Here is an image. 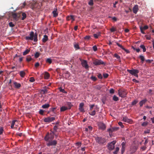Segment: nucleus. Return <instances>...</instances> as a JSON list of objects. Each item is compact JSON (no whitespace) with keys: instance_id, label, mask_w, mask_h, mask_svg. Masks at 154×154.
<instances>
[{"instance_id":"nucleus-42","label":"nucleus","mask_w":154,"mask_h":154,"mask_svg":"<svg viewBox=\"0 0 154 154\" xmlns=\"http://www.w3.org/2000/svg\"><path fill=\"white\" fill-rule=\"evenodd\" d=\"M141 60V62L143 63L145 60V58L143 56L140 55L139 56Z\"/></svg>"},{"instance_id":"nucleus-46","label":"nucleus","mask_w":154,"mask_h":154,"mask_svg":"<svg viewBox=\"0 0 154 154\" xmlns=\"http://www.w3.org/2000/svg\"><path fill=\"white\" fill-rule=\"evenodd\" d=\"M35 58H38L40 55V53L38 52H36L35 54Z\"/></svg>"},{"instance_id":"nucleus-19","label":"nucleus","mask_w":154,"mask_h":154,"mask_svg":"<svg viewBox=\"0 0 154 154\" xmlns=\"http://www.w3.org/2000/svg\"><path fill=\"white\" fill-rule=\"evenodd\" d=\"M138 10V6L137 5H136L133 7V11L134 13L136 14Z\"/></svg>"},{"instance_id":"nucleus-38","label":"nucleus","mask_w":154,"mask_h":154,"mask_svg":"<svg viewBox=\"0 0 154 154\" xmlns=\"http://www.w3.org/2000/svg\"><path fill=\"white\" fill-rule=\"evenodd\" d=\"M17 121L16 120H14L12 121L11 124V128H14V127L15 124V122H16Z\"/></svg>"},{"instance_id":"nucleus-18","label":"nucleus","mask_w":154,"mask_h":154,"mask_svg":"<svg viewBox=\"0 0 154 154\" xmlns=\"http://www.w3.org/2000/svg\"><path fill=\"white\" fill-rule=\"evenodd\" d=\"M118 129L117 127H113L112 128H109L107 130V131L109 132V134L113 132L117 131Z\"/></svg>"},{"instance_id":"nucleus-59","label":"nucleus","mask_w":154,"mask_h":154,"mask_svg":"<svg viewBox=\"0 0 154 154\" xmlns=\"http://www.w3.org/2000/svg\"><path fill=\"white\" fill-rule=\"evenodd\" d=\"M56 109V107H53L50 109V111L54 112Z\"/></svg>"},{"instance_id":"nucleus-39","label":"nucleus","mask_w":154,"mask_h":154,"mask_svg":"<svg viewBox=\"0 0 154 154\" xmlns=\"http://www.w3.org/2000/svg\"><path fill=\"white\" fill-rule=\"evenodd\" d=\"M138 102V101L137 100H135L132 102L131 105L133 106L135 105Z\"/></svg>"},{"instance_id":"nucleus-35","label":"nucleus","mask_w":154,"mask_h":154,"mask_svg":"<svg viewBox=\"0 0 154 154\" xmlns=\"http://www.w3.org/2000/svg\"><path fill=\"white\" fill-rule=\"evenodd\" d=\"M59 89L60 90V91L62 93H63L66 94L67 92L64 89H62L61 87H60L59 88Z\"/></svg>"},{"instance_id":"nucleus-64","label":"nucleus","mask_w":154,"mask_h":154,"mask_svg":"<svg viewBox=\"0 0 154 154\" xmlns=\"http://www.w3.org/2000/svg\"><path fill=\"white\" fill-rule=\"evenodd\" d=\"M26 2H24L21 6V8H24L25 6L26 5Z\"/></svg>"},{"instance_id":"nucleus-56","label":"nucleus","mask_w":154,"mask_h":154,"mask_svg":"<svg viewBox=\"0 0 154 154\" xmlns=\"http://www.w3.org/2000/svg\"><path fill=\"white\" fill-rule=\"evenodd\" d=\"M9 25L11 27H13L14 26V25L13 24L12 22H10L9 23Z\"/></svg>"},{"instance_id":"nucleus-30","label":"nucleus","mask_w":154,"mask_h":154,"mask_svg":"<svg viewBox=\"0 0 154 154\" xmlns=\"http://www.w3.org/2000/svg\"><path fill=\"white\" fill-rule=\"evenodd\" d=\"M20 75L21 77H23L25 75V72L23 71H21L20 72Z\"/></svg>"},{"instance_id":"nucleus-58","label":"nucleus","mask_w":154,"mask_h":154,"mask_svg":"<svg viewBox=\"0 0 154 154\" xmlns=\"http://www.w3.org/2000/svg\"><path fill=\"white\" fill-rule=\"evenodd\" d=\"M90 38V36L89 35H87L84 37V39L86 40H89Z\"/></svg>"},{"instance_id":"nucleus-27","label":"nucleus","mask_w":154,"mask_h":154,"mask_svg":"<svg viewBox=\"0 0 154 154\" xmlns=\"http://www.w3.org/2000/svg\"><path fill=\"white\" fill-rule=\"evenodd\" d=\"M48 92V90H47L46 88H45L44 89H42L41 90L40 93L42 94H44L46 93H47Z\"/></svg>"},{"instance_id":"nucleus-5","label":"nucleus","mask_w":154,"mask_h":154,"mask_svg":"<svg viewBox=\"0 0 154 154\" xmlns=\"http://www.w3.org/2000/svg\"><path fill=\"white\" fill-rule=\"evenodd\" d=\"M31 4V8L33 10H35V9H39L40 8L42 5L41 3H38L37 2Z\"/></svg>"},{"instance_id":"nucleus-6","label":"nucleus","mask_w":154,"mask_h":154,"mask_svg":"<svg viewBox=\"0 0 154 154\" xmlns=\"http://www.w3.org/2000/svg\"><path fill=\"white\" fill-rule=\"evenodd\" d=\"M93 64L95 66L100 65H105V63L101 60L95 59L93 60Z\"/></svg>"},{"instance_id":"nucleus-44","label":"nucleus","mask_w":154,"mask_h":154,"mask_svg":"<svg viewBox=\"0 0 154 154\" xmlns=\"http://www.w3.org/2000/svg\"><path fill=\"white\" fill-rule=\"evenodd\" d=\"M46 62L47 63H48L50 64H51L52 63V60L51 58H47L46 60Z\"/></svg>"},{"instance_id":"nucleus-43","label":"nucleus","mask_w":154,"mask_h":154,"mask_svg":"<svg viewBox=\"0 0 154 154\" xmlns=\"http://www.w3.org/2000/svg\"><path fill=\"white\" fill-rule=\"evenodd\" d=\"M58 127L57 125H55L53 129L54 130V131H52L53 132H55V133L57 132V130L58 129Z\"/></svg>"},{"instance_id":"nucleus-16","label":"nucleus","mask_w":154,"mask_h":154,"mask_svg":"<svg viewBox=\"0 0 154 154\" xmlns=\"http://www.w3.org/2000/svg\"><path fill=\"white\" fill-rule=\"evenodd\" d=\"M12 17L14 20H17L20 17V15L16 13H14L12 14Z\"/></svg>"},{"instance_id":"nucleus-3","label":"nucleus","mask_w":154,"mask_h":154,"mask_svg":"<svg viewBox=\"0 0 154 154\" xmlns=\"http://www.w3.org/2000/svg\"><path fill=\"white\" fill-rule=\"evenodd\" d=\"M90 108V110L91 111V112H89V114L91 116H94L96 114V111L95 109H96L97 108L98 106H97L96 105L95 106V108H94V109L95 110H93V109L94 107L95 106V105L94 104H92V105H89Z\"/></svg>"},{"instance_id":"nucleus-33","label":"nucleus","mask_w":154,"mask_h":154,"mask_svg":"<svg viewBox=\"0 0 154 154\" xmlns=\"http://www.w3.org/2000/svg\"><path fill=\"white\" fill-rule=\"evenodd\" d=\"M100 32H98L96 34H94L93 35V36L94 38H98V36L100 35Z\"/></svg>"},{"instance_id":"nucleus-17","label":"nucleus","mask_w":154,"mask_h":154,"mask_svg":"<svg viewBox=\"0 0 154 154\" xmlns=\"http://www.w3.org/2000/svg\"><path fill=\"white\" fill-rule=\"evenodd\" d=\"M123 121L125 122L129 123H131L132 122L131 119H129L126 116L123 117Z\"/></svg>"},{"instance_id":"nucleus-54","label":"nucleus","mask_w":154,"mask_h":154,"mask_svg":"<svg viewBox=\"0 0 154 154\" xmlns=\"http://www.w3.org/2000/svg\"><path fill=\"white\" fill-rule=\"evenodd\" d=\"M44 112V111L42 109H40L39 111V113L41 115H43Z\"/></svg>"},{"instance_id":"nucleus-52","label":"nucleus","mask_w":154,"mask_h":154,"mask_svg":"<svg viewBox=\"0 0 154 154\" xmlns=\"http://www.w3.org/2000/svg\"><path fill=\"white\" fill-rule=\"evenodd\" d=\"M103 76L104 78H106L109 76V74L107 73H104L103 74Z\"/></svg>"},{"instance_id":"nucleus-15","label":"nucleus","mask_w":154,"mask_h":154,"mask_svg":"<svg viewBox=\"0 0 154 154\" xmlns=\"http://www.w3.org/2000/svg\"><path fill=\"white\" fill-rule=\"evenodd\" d=\"M116 44V45L120 48H121L123 50L125 51L127 53H129L130 52L127 49H125L123 47L122 45H120L119 43H118V42H115Z\"/></svg>"},{"instance_id":"nucleus-13","label":"nucleus","mask_w":154,"mask_h":154,"mask_svg":"<svg viewBox=\"0 0 154 154\" xmlns=\"http://www.w3.org/2000/svg\"><path fill=\"white\" fill-rule=\"evenodd\" d=\"M81 64L82 66L86 69H88L89 68V66L88 64L87 61L84 60H81Z\"/></svg>"},{"instance_id":"nucleus-49","label":"nucleus","mask_w":154,"mask_h":154,"mask_svg":"<svg viewBox=\"0 0 154 154\" xmlns=\"http://www.w3.org/2000/svg\"><path fill=\"white\" fill-rule=\"evenodd\" d=\"M4 131L3 128L2 127H0V135H2Z\"/></svg>"},{"instance_id":"nucleus-23","label":"nucleus","mask_w":154,"mask_h":154,"mask_svg":"<svg viewBox=\"0 0 154 154\" xmlns=\"http://www.w3.org/2000/svg\"><path fill=\"white\" fill-rule=\"evenodd\" d=\"M57 9L56 8L52 11V14H53V17H56L58 16V14L57 12Z\"/></svg>"},{"instance_id":"nucleus-12","label":"nucleus","mask_w":154,"mask_h":154,"mask_svg":"<svg viewBox=\"0 0 154 154\" xmlns=\"http://www.w3.org/2000/svg\"><path fill=\"white\" fill-rule=\"evenodd\" d=\"M55 119L54 117H48L45 118L44 119V121L46 122H50L53 121Z\"/></svg>"},{"instance_id":"nucleus-9","label":"nucleus","mask_w":154,"mask_h":154,"mask_svg":"<svg viewBox=\"0 0 154 154\" xmlns=\"http://www.w3.org/2000/svg\"><path fill=\"white\" fill-rule=\"evenodd\" d=\"M98 126L100 129L104 130L106 129V126L104 124L101 122L98 123Z\"/></svg>"},{"instance_id":"nucleus-21","label":"nucleus","mask_w":154,"mask_h":154,"mask_svg":"<svg viewBox=\"0 0 154 154\" xmlns=\"http://www.w3.org/2000/svg\"><path fill=\"white\" fill-rule=\"evenodd\" d=\"M147 100L146 99H143L141 100L139 102V104L140 107H142L143 104H144L147 102Z\"/></svg>"},{"instance_id":"nucleus-36","label":"nucleus","mask_w":154,"mask_h":154,"mask_svg":"<svg viewBox=\"0 0 154 154\" xmlns=\"http://www.w3.org/2000/svg\"><path fill=\"white\" fill-rule=\"evenodd\" d=\"M22 16L23 17L21 18V20H24L26 18V14L25 13H22Z\"/></svg>"},{"instance_id":"nucleus-40","label":"nucleus","mask_w":154,"mask_h":154,"mask_svg":"<svg viewBox=\"0 0 154 154\" xmlns=\"http://www.w3.org/2000/svg\"><path fill=\"white\" fill-rule=\"evenodd\" d=\"M113 100L116 101L119 100V98L116 95H114L113 97Z\"/></svg>"},{"instance_id":"nucleus-1","label":"nucleus","mask_w":154,"mask_h":154,"mask_svg":"<svg viewBox=\"0 0 154 154\" xmlns=\"http://www.w3.org/2000/svg\"><path fill=\"white\" fill-rule=\"evenodd\" d=\"M38 34L36 32H34L33 31L31 32L29 34V36H27L25 37V39L26 40H33L34 42H36L38 40L37 39Z\"/></svg>"},{"instance_id":"nucleus-47","label":"nucleus","mask_w":154,"mask_h":154,"mask_svg":"<svg viewBox=\"0 0 154 154\" xmlns=\"http://www.w3.org/2000/svg\"><path fill=\"white\" fill-rule=\"evenodd\" d=\"M74 47L76 50L79 49H80V48L79 47L78 44H75L74 45Z\"/></svg>"},{"instance_id":"nucleus-20","label":"nucleus","mask_w":154,"mask_h":154,"mask_svg":"<svg viewBox=\"0 0 154 154\" xmlns=\"http://www.w3.org/2000/svg\"><path fill=\"white\" fill-rule=\"evenodd\" d=\"M14 85L15 88L17 89H19L21 86V85L20 83H18L16 82H14Z\"/></svg>"},{"instance_id":"nucleus-8","label":"nucleus","mask_w":154,"mask_h":154,"mask_svg":"<svg viewBox=\"0 0 154 154\" xmlns=\"http://www.w3.org/2000/svg\"><path fill=\"white\" fill-rule=\"evenodd\" d=\"M48 142L46 143V145L48 146H55L56 145L57 143V142L56 140H49Z\"/></svg>"},{"instance_id":"nucleus-10","label":"nucleus","mask_w":154,"mask_h":154,"mask_svg":"<svg viewBox=\"0 0 154 154\" xmlns=\"http://www.w3.org/2000/svg\"><path fill=\"white\" fill-rule=\"evenodd\" d=\"M116 143V141H113L108 144V149L109 150H112L114 148V145Z\"/></svg>"},{"instance_id":"nucleus-2","label":"nucleus","mask_w":154,"mask_h":154,"mask_svg":"<svg viewBox=\"0 0 154 154\" xmlns=\"http://www.w3.org/2000/svg\"><path fill=\"white\" fill-rule=\"evenodd\" d=\"M55 134V132L51 131L50 133H48L45 137V139L46 141H48L49 140H52L54 138V135Z\"/></svg>"},{"instance_id":"nucleus-24","label":"nucleus","mask_w":154,"mask_h":154,"mask_svg":"<svg viewBox=\"0 0 154 154\" xmlns=\"http://www.w3.org/2000/svg\"><path fill=\"white\" fill-rule=\"evenodd\" d=\"M49 76H50V75H49V74L48 72H45V74H44V78L45 79H48L49 77Z\"/></svg>"},{"instance_id":"nucleus-4","label":"nucleus","mask_w":154,"mask_h":154,"mask_svg":"<svg viewBox=\"0 0 154 154\" xmlns=\"http://www.w3.org/2000/svg\"><path fill=\"white\" fill-rule=\"evenodd\" d=\"M95 140L96 142L100 145L103 144L106 142V139L101 137H96Z\"/></svg>"},{"instance_id":"nucleus-48","label":"nucleus","mask_w":154,"mask_h":154,"mask_svg":"<svg viewBox=\"0 0 154 154\" xmlns=\"http://www.w3.org/2000/svg\"><path fill=\"white\" fill-rule=\"evenodd\" d=\"M148 122H144L141 125L142 126L146 127L148 125Z\"/></svg>"},{"instance_id":"nucleus-61","label":"nucleus","mask_w":154,"mask_h":154,"mask_svg":"<svg viewBox=\"0 0 154 154\" xmlns=\"http://www.w3.org/2000/svg\"><path fill=\"white\" fill-rule=\"evenodd\" d=\"M84 106V104L83 103H81L79 104V108H83Z\"/></svg>"},{"instance_id":"nucleus-60","label":"nucleus","mask_w":154,"mask_h":154,"mask_svg":"<svg viewBox=\"0 0 154 154\" xmlns=\"http://www.w3.org/2000/svg\"><path fill=\"white\" fill-rule=\"evenodd\" d=\"M109 93L110 94H113L114 93V90L112 88H111L109 91Z\"/></svg>"},{"instance_id":"nucleus-7","label":"nucleus","mask_w":154,"mask_h":154,"mask_svg":"<svg viewBox=\"0 0 154 154\" xmlns=\"http://www.w3.org/2000/svg\"><path fill=\"white\" fill-rule=\"evenodd\" d=\"M118 94L119 96L122 97H125L127 95V93L125 90H119Z\"/></svg>"},{"instance_id":"nucleus-29","label":"nucleus","mask_w":154,"mask_h":154,"mask_svg":"<svg viewBox=\"0 0 154 154\" xmlns=\"http://www.w3.org/2000/svg\"><path fill=\"white\" fill-rule=\"evenodd\" d=\"M30 49H27L25 51H24L23 53V55H25L27 54H28L30 52Z\"/></svg>"},{"instance_id":"nucleus-50","label":"nucleus","mask_w":154,"mask_h":154,"mask_svg":"<svg viewBox=\"0 0 154 154\" xmlns=\"http://www.w3.org/2000/svg\"><path fill=\"white\" fill-rule=\"evenodd\" d=\"M125 149V146H122V153L123 154L124 152Z\"/></svg>"},{"instance_id":"nucleus-53","label":"nucleus","mask_w":154,"mask_h":154,"mask_svg":"<svg viewBox=\"0 0 154 154\" xmlns=\"http://www.w3.org/2000/svg\"><path fill=\"white\" fill-rule=\"evenodd\" d=\"M93 50L94 51H96L97 50V48L96 46L94 45L92 47Z\"/></svg>"},{"instance_id":"nucleus-45","label":"nucleus","mask_w":154,"mask_h":154,"mask_svg":"<svg viewBox=\"0 0 154 154\" xmlns=\"http://www.w3.org/2000/svg\"><path fill=\"white\" fill-rule=\"evenodd\" d=\"M90 79L94 81H95L97 80V78L95 76H91V77Z\"/></svg>"},{"instance_id":"nucleus-14","label":"nucleus","mask_w":154,"mask_h":154,"mask_svg":"<svg viewBox=\"0 0 154 154\" xmlns=\"http://www.w3.org/2000/svg\"><path fill=\"white\" fill-rule=\"evenodd\" d=\"M137 150L136 147L135 146H131L130 148V153L132 154L135 152Z\"/></svg>"},{"instance_id":"nucleus-51","label":"nucleus","mask_w":154,"mask_h":154,"mask_svg":"<svg viewBox=\"0 0 154 154\" xmlns=\"http://www.w3.org/2000/svg\"><path fill=\"white\" fill-rule=\"evenodd\" d=\"M110 31L112 32H114L116 30V28L112 27L110 29Z\"/></svg>"},{"instance_id":"nucleus-41","label":"nucleus","mask_w":154,"mask_h":154,"mask_svg":"<svg viewBox=\"0 0 154 154\" xmlns=\"http://www.w3.org/2000/svg\"><path fill=\"white\" fill-rule=\"evenodd\" d=\"M114 57L118 60H120V57L116 53L115 54H114Z\"/></svg>"},{"instance_id":"nucleus-57","label":"nucleus","mask_w":154,"mask_h":154,"mask_svg":"<svg viewBox=\"0 0 154 154\" xmlns=\"http://www.w3.org/2000/svg\"><path fill=\"white\" fill-rule=\"evenodd\" d=\"M79 109L81 112H85L83 108H79Z\"/></svg>"},{"instance_id":"nucleus-34","label":"nucleus","mask_w":154,"mask_h":154,"mask_svg":"<svg viewBox=\"0 0 154 154\" xmlns=\"http://www.w3.org/2000/svg\"><path fill=\"white\" fill-rule=\"evenodd\" d=\"M32 59L31 57L30 56H28L26 58V61L27 62L30 61Z\"/></svg>"},{"instance_id":"nucleus-63","label":"nucleus","mask_w":154,"mask_h":154,"mask_svg":"<svg viewBox=\"0 0 154 154\" xmlns=\"http://www.w3.org/2000/svg\"><path fill=\"white\" fill-rule=\"evenodd\" d=\"M118 124L120 126H121V127L122 128H123L124 127V125H123L122 124V122H119V123H118Z\"/></svg>"},{"instance_id":"nucleus-55","label":"nucleus","mask_w":154,"mask_h":154,"mask_svg":"<svg viewBox=\"0 0 154 154\" xmlns=\"http://www.w3.org/2000/svg\"><path fill=\"white\" fill-rule=\"evenodd\" d=\"M35 81L34 78L33 77L30 78L29 79V81L31 82H33Z\"/></svg>"},{"instance_id":"nucleus-31","label":"nucleus","mask_w":154,"mask_h":154,"mask_svg":"<svg viewBox=\"0 0 154 154\" xmlns=\"http://www.w3.org/2000/svg\"><path fill=\"white\" fill-rule=\"evenodd\" d=\"M66 104L68 106V109H70L71 107L72 106V104L70 102H67L66 103Z\"/></svg>"},{"instance_id":"nucleus-37","label":"nucleus","mask_w":154,"mask_h":154,"mask_svg":"<svg viewBox=\"0 0 154 154\" xmlns=\"http://www.w3.org/2000/svg\"><path fill=\"white\" fill-rule=\"evenodd\" d=\"M140 47L143 49V52H145L146 51V48L144 45H142L140 46Z\"/></svg>"},{"instance_id":"nucleus-32","label":"nucleus","mask_w":154,"mask_h":154,"mask_svg":"<svg viewBox=\"0 0 154 154\" xmlns=\"http://www.w3.org/2000/svg\"><path fill=\"white\" fill-rule=\"evenodd\" d=\"M94 0H90L88 2V4L89 5L92 6L94 5Z\"/></svg>"},{"instance_id":"nucleus-11","label":"nucleus","mask_w":154,"mask_h":154,"mask_svg":"<svg viewBox=\"0 0 154 154\" xmlns=\"http://www.w3.org/2000/svg\"><path fill=\"white\" fill-rule=\"evenodd\" d=\"M127 71L128 72L131 74V75H134L136 73H139V71L138 70L136 69H133L132 70L127 69Z\"/></svg>"},{"instance_id":"nucleus-22","label":"nucleus","mask_w":154,"mask_h":154,"mask_svg":"<svg viewBox=\"0 0 154 154\" xmlns=\"http://www.w3.org/2000/svg\"><path fill=\"white\" fill-rule=\"evenodd\" d=\"M66 18L67 20H69L71 19L72 20V21L75 20L74 16L73 15H71L70 16H67Z\"/></svg>"},{"instance_id":"nucleus-28","label":"nucleus","mask_w":154,"mask_h":154,"mask_svg":"<svg viewBox=\"0 0 154 154\" xmlns=\"http://www.w3.org/2000/svg\"><path fill=\"white\" fill-rule=\"evenodd\" d=\"M50 107V105L49 104H45L43 105L42 107L43 109H47L48 108Z\"/></svg>"},{"instance_id":"nucleus-26","label":"nucleus","mask_w":154,"mask_h":154,"mask_svg":"<svg viewBox=\"0 0 154 154\" xmlns=\"http://www.w3.org/2000/svg\"><path fill=\"white\" fill-rule=\"evenodd\" d=\"M48 39V37L46 35H45L42 38V41L43 42H46Z\"/></svg>"},{"instance_id":"nucleus-62","label":"nucleus","mask_w":154,"mask_h":154,"mask_svg":"<svg viewBox=\"0 0 154 154\" xmlns=\"http://www.w3.org/2000/svg\"><path fill=\"white\" fill-rule=\"evenodd\" d=\"M97 76L98 78L100 79H101L103 78V76L101 74H99Z\"/></svg>"},{"instance_id":"nucleus-25","label":"nucleus","mask_w":154,"mask_h":154,"mask_svg":"<svg viewBox=\"0 0 154 154\" xmlns=\"http://www.w3.org/2000/svg\"><path fill=\"white\" fill-rule=\"evenodd\" d=\"M68 109V108L67 107L65 106H62L60 108V111L61 112H63Z\"/></svg>"}]
</instances>
